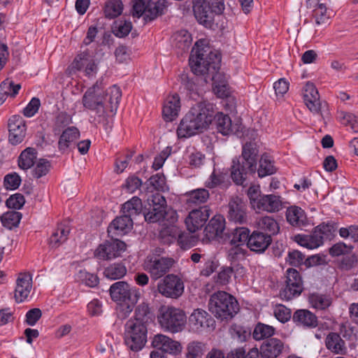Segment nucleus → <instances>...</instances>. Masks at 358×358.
<instances>
[{
    "mask_svg": "<svg viewBox=\"0 0 358 358\" xmlns=\"http://www.w3.org/2000/svg\"><path fill=\"white\" fill-rule=\"evenodd\" d=\"M209 192L205 188H199L190 191L187 194V203L189 206L205 203L209 198Z\"/></svg>",
    "mask_w": 358,
    "mask_h": 358,
    "instance_id": "obj_43",
    "label": "nucleus"
},
{
    "mask_svg": "<svg viewBox=\"0 0 358 358\" xmlns=\"http://www.w3.org/2000/svg\"><path fill=\"white\" fill-rule=\"evenodd\" d=\"M303 99L306 106L313 113L319 114L322 104L318 91L313 83L308 82L303 87Z\"/></svg>",
    "mask_w": 358,
    "mask_h": 358,
    "instance_id": "obj_24",
    "label": "nucleus"
},
{
    "mask_svg": "<svg viewBox=\"0 0 358 358\" xmlns=\"http://www.w3.org/2000/svg\"><path fill=\"white\" fill-rule=\"evenodd\" d=\"M152 346L156 350L174 355L180 354L182 350L180 342L163 334H157L154 336L152 341Z\"/></svg>",
    "mask_w": 358,
    "mask_h": 358,
    "instance_id": "obj_18",
    "label": "nucleus"
},
{
    "mask_svg": "<svg viewBox=\"0 0 358 358\" xmlns=\"http://www.w3.org/2000/svg\"><path fill=\"white\" fill-rule=\"evenodd\" d=\"M157 321L166 331L178 333L185 327L186 315L183 310L169 306H162L158 311Z\"/></svg>",
    "mask_w": 358,
    "mask_h": 358,
    "instance_id": "obj_7",
    "label": "nucleus"
},
{
    "mask_svg": "<svg viewBox=\"0 0 358 358\" xmlns=\"http://www.w3.org/2000/svg\"><path fill=\"white\" fill-rule=\"evenodd\" d=\"M221 64V54L218 51H210L206 56L200 50L191 55L189 65L194 75H208L215 84L214 91L220 98L227 97L229 92L224 83L220 81L222 75L219 71Z\"/></svg>",
    "mask_w": 358,
    "mask_h": 358,
    "instance_id": "obj_3",
    "label": "nucleus"
},
{
    "mask_svg": "<svg viewBox=\"0 0 358 358\" xmlns=\"http://www.w3.org/2000/svg\"><path fill=\"white\" fill-rule=\"evenodd\" d=\"M173 45L180 51V53L188 52L192 42V38L188 31L181 29L172 36Z\"/></svg>",
    "mask_w": 358,
    "mask_h": 358,
    "instance_id": "obj_35",
    "label": "nucleus"
},
{
    "mask_svg": "<svg viewBox=\"0 0 358 358\" xmlns=\"http://www.w3.org/2000/svg\"><path fill=\"white\" fill-rule=\"evenodd\" d=\"M4 187L7 189H16L21 183V178L16 173L7 174L4 177Z\"/></svg>",
    "mask_w": 358,
    "mask_h": 358,
    "instance_id": "obj_57",
    "label": "nucleus"
},
{
    "mask_svg": "<svg viewBox=\"0 0 358 358\" xmlns=\"http://www.w3.org/2000/svg\"><path fill=\"white\" fill-rule=\"evenodd\" d=\"M157 289L165 297L178 299L184 292V284L177 275L169 274L158 283Z\"/></svg>",
    "mask_w": 358,
    "mask_h": 358,
    "instance_id": "obj_13",
    "label": "nucleus"
},
{
    "mask_svg": "<svg viewBox=\"0 0 358 358\" xmlns=\"http://www.w3.org/2000/svg\"><path fill=\"white\" fill-rule=\"evenodd\" d=\"M287 262L294 266H299L305 262V255L298 250H292L289 252Z\"/></svg>",
    "mask_w": 358,
    "mask_h": 358,
    "instance_id": "obj_60",
    "label": "nucleus"
},
{
    "mask_svg": "<svg viewBox=\"0 0 358 358\" xmlns=\"http://www.w3.org/2000/svg\"><path fill=\"white\" fill-rule=\"evenodd\" d=\"M25 199L22 194L20 193L15 194L11 195L6 200V206L9 208H13L15 210L20 209L24 204Z\"/></svg>",
    "mask_w": 358,
    "mask_h": 358,
    "instance_id": "obj_58",
    "label": "nucleus"
},
{
    "mask_svg": "<svg viewBox=\"0 0 358 358\" xmlns=\"http://www.w3.org/2000/svg\"><path fill=\"white\" fill-rule=\"evenodd\" d=\"M272 243V238L262 231L255 230L250 236L248 248L257 254H263Z\"/></svg>",
    "mask_w": 358,
    "mask_h": 358,
    "instance_id": "obj_19",
    "label": "nucleus"
},
{
    "mask_svg": "<svg viewBox=\"0 0 358 358\" xmlns=\"http://www.w3.org/2000/svg\"><path fill=\"white\" fill-rule=\"evenodd\" d=\"M78 278L87 286L90 287H94L99 283V278L97 275L90 273L86 270H80L79 271Z\"/></svg>",
    "mask_w": 358,
    "mask_h": 358,
    "instance_id": "obj_56",
    "label": "nucleus"
},
{
    "mask_svg": "<svg viewBox=\"0 0 358 358\" xmlns=\"http://www.w3.org/2000/svg\"><path fill=\"white\" fill-rule=\"evenodd\" d=\"M122 0H107L104 6V14L107 19L112 20L120 16L123 10Z\"/></svg>",
    "mask_w": 358,
    "mask_h": 358,
    "instance_id": "obj_46",
    "label": "nucleus"
},
{
    "mask_svg": "<svg viewBox=\"0 0 358 358\" xmlns=\"http://www.w3.org/2000/svg\"><path fill=\"white\" fill-rule=\"evenodd\" d=\"M284 348L283 343L278 338L265 340L260 346V353L264 358H276Z\"/></svg>",
    "mask_w": 358,
    "mask_h": 358,
    "instance_id": "obj_29",
    "label": "nucleus"
},
{
    "mask_svg": "<svg viewBox=\"0 0 358 358\" xmlns=\"http://www.w3.org/2000/svg\"><path fill=\"white\" fill-rule=\"evenodd\" d=\"M250 234V229L244 227L227 229V233H224V243L228 242L232 245L239 246L246 244L248 246Z\"/></svg>",
    "mask_w": 358,
    "mask_h": 358,
    "instance_id": "obj_28",
    "label": "nucleus"
},
{
    "mask_svg": "<svg viewBox=\"0 0 358 358\" xmlns=\"http://www.w3.org/2000/svg\"><path fill=\"white\" fill-rule=\"evenodd\" d=\"M103 88V79L101 78L85 92L82 103L85 108L95 113L94 121L107 126L108 117L117 112L122 92L116 85L108 88L105 94Z\"/></svg>",
    "mask_w": 358,
    "mask_h": 358,
    "instance_id": "obj_1",
    "label": "nucleus"
},
{
    "mask_svg": "<svg viewBox=\"0 0 358 358\" xmlns=\"http://www.w3.org/2000/svg\"><path fill=\"white\" fill-rule=\"evenodd\" d=\"M229 184L228 176L226 173L217 172L215 169L209 178L205 182V186L209 189L215 187L226 188Z\"/></svg>",
    "mask_w": 358,
    "mask_h": 358,
    "instance_id": "obj_42",
    "label": "nucleus"
},
{
    "mask_svg": "<svg viewBox=\"0 0 358 358\" xmlns=\"http://www.w3.org/2000/svg\"><path fill=\"white\" fill-rule=\"evenodd\" d=\"M51 167L50 162L45 159H40L32 170V176L36 178H40L48 173Z\"/></svg>",
    "mask_w": 358,
    "mask_h": 358,
    "instance_id": "obj_54",
    "label": "nucleus"
},
{
    "mask_svg": "<svg viewBox=\"0 0 358 358\" xmlns=\"http://www.w3.org/2000/svg\"><path fill=\"white\" fill-rule=\"evenodd\" d=\"M173 262L172 259L155 257L146 263L145 268L153 278L158 279L168 272Z\"/></svg>",
    "mask_w": 358,
    "mask_h": 358,
    "instance_id": "obj_23",
    "label": "nucleus"
},
{
    "mask_svg": "<svg viewBox=\"0 0 358 358\" xmlns=\"http://www.w3.org/2000/svg\"><path fill=\"white\" fill-rule=\"evenodd\" d=\"M257 144L248 142L243 145L242 154L232 160L231 177L238 185H246L250 176L255 173L258 156Z\"/></svg>",
    "mask_w": 358,
    "mask_h": 358,
    "instance_id": "obj_4",
    "label": "nucleus"
},
{
    "mask_svg": "<svg viewBox=\"0 0 358 358\" xmlns=\"http://www.w3.org/2000/svg\"><path fill=\"white\" fill-rule=\"evenodd\" d=\"M309 302L314 308L324 310L331 306V299L324 294L313 293L309 296Z\"/></svg>",
    "mask_w": 358,
    "mask_h": 358,
    "instance_id": "obj_49",
    "label": "nucleus"
},
{
    "mask_svg": "<svg viewBox=\"0 0 358 358\" xmlns=\"http://www.w3.org/2000/svg\"><path fill=\"white\" fill-rule=\"evenodd\" d=\"M336 227L334 223H322L317 226L310 234L311 246L316 248L323 244L325 239H330Z\"/></svg>",
    "mask_w": 358,
    "mask_h": 358,
    "instance_id": "obj_22",
    "label": "nucleus"
},
{
    "mask_svg": "<svg viewBox=\"0 0 358 358\" xmlns=\"http://www.w3.org/2000/svg\"><path fill=\"white\" fill-rule=\"evenodd\" d=\"M166 0H158L153 4L152 7H149L137 1H134L131 10V14L134 17L139 18L143 16L145 20H154L156 17L164 13L167 8Z\"/></svg>",
    "mask_w": 358,
    "mask_h": 358,
    "instance_id": "obj_11",
    "label": "nucleus"
},
{
    "mask_svg": "<svg viewBox=\"0 0 358 358\" xmlns=\"http://www.w3.org/2000/svg\"><path fill=\"white\" fill-rule=\"evenodd\" d=\"M21 219V213L12 210L7 212L2 215L1 222L4 227L8 229H12L19 224Z\"/></svg>",
    "mask_w": 358,
    "mask_h": 358,
    "instance_id": "obj_52",
    "label": "nucleus"
},
{
    "mask_svg": "<svg viewBox=\"0 0 358 358\" xmlns=\"http://www.w3.org/2000/svg\"><path fill=\"white\" fill-rule=\"evenodd\" d=\"M274 315L282 323L287 322L292 318L291 310L283 305H278L274 310Z\"/></svg>",
    "mask_w": 358,
    "mask_h": 358,
    "instance_id": "obj_59",
    "label": "nucleus"
},
{
    "mask_svg": "<svg viewBox=\"0 0 358 358\" xmlns=\"http://www.w3.org/2000/svg\"><path fill=\"white\" fill-rule=\"evenodd\" d=\"M133 227V219L124 214L116 217L108 226V234L110 238L122 236L127 234Z\"/></svg>",
    "mask_w": 358,
    "mask_h": 358,
    "instance_id": "obj_21",
    "label": "nucleus"
},
{
    "mask_svg": "<svg viewBox=\"0 0 358 358\" xmlns=\"http://www.w3.org/2000/svg\"><path fill=\"white\" fill-rule=\"evenodd\" d=\"M277 169L273 165V162L267 154H263L259 159V166L257 169L258 176L264 178L274 174Z\"/></svg>",
    "mask_w": 358,
    "mask_h": 358,
    "instance_id": "obj_47",
    "label": "nucleus"
},
{
    "mask_svg": "<svg viewBox=\"0 0 358 358\" xmlns=\"http://www.w3.org/2000/svg\"><path fill=\"white\" fill-rule=\"evenodd\" d=\"M121 211L122 214L133 219L134 217L140 215L143 211L141 199L138 196H133L122 204Z\"/></svg>",
    "mask_w": 358,
    "mask_h": 358,
    "instance_id": "obj_40",
    "label": "nucleus"
},
{
    "mask_svg": "<svg viewBox=\"0 0 358 358\" xmlns=\"http://www.w3.org/2000/svg\"><path fill=\"white\" fill-rule=\"evenodd\" d=\"M127 273V268L122 263H114L105 268L104 275L110 280L120 279Z\"/></svg>",
    "mask_w": 358,
    "mask_h": 358,
    "instance_id": "obj_48",
    "label": "nucleus"
},
{
    "mask_svg": "<svg viewBox=\"0 0 358 358\" xmlns=\"http://www.w3.org/2000/svg\"><path fill=\"white\" fill-rule=\"evenodd\" d=\"M274 332L275 329L272 326L258 323L255 327L252 335L255 340H266L271 337Z\"/></svg>",
    "mask_w": 358,
    "mask_h": 358,
    "instance_id": "obj_50",
    "label": "nucleus"
},
{
    "mask_svg": "<svg viewBox=\"0 0 358 358\" xmlns=\"http://www.w3.org/2000/svg\"><path fill=\"white\" fill-rule=\"evenodd\" d=\"M180 108V97L177 94L169 96L163 106L162 114L166 121H172L178 115Z\"/></svg>",
    "mask_w": 358,
    "mask_h": 358,
    "instance_id": "obj_36",
    "label": "nucleus"
},
{
    "mask_svg": "<svg viewBox=\"0 0 358 358\" xmlns=\"http://www.w3.org/2000/svg\"><path fill=\"white\" fill-rule=\"evenodd\" d=\"M153 313L150 310V308L148 303H142L139 304L135 310V316L134 320H129V321L139 323L140 324H145L148 326V324L152 322Z\"/></svg>",
    "mask_w": 358,
    "mask_h": 358,
    "instance_id": "obj_39",
    "label": "nucleus"
},
{
    "mask_svg": "<svg viewBox=\"0 0 358 358\" xmlns=\"http://www.w3.org/2000/svg\"><path fill=\"white\" fill-rule=\"evenodd\" d=\"M357 261V257L354 255H343L339 262V268L341 270L349 271L355 266Z\"/></svg>",
    "mask_w": 358,
    "mask_h": 358,
    "instance_id": "obj_63",
    "label": "nucleus"
},
{
    "mask_svg": "<svg viewBox=\"0 0 358 358\" xmlns=\"http://www.w3.org/2000/svg\"><path fill=\"white\" fill-rule=\"evenodd\" d=\"M148 327L128 320L125 324L124 343L131 350H141L147 342Z\"/></svg>",
    "mask_w": 358,
    "mask_h": 358,
    "instance_id": "obj_8",
    "label": "nucleus"
},
{
    "mask_svg": "<svg viewBox=\"0 0 358 358\" xmlns=\"http://www.w3.org/2000/svg\"><path fill=\"white\" fill-rule=\"evenodd\" d=\"M286 219L289 224L296 227H305L308 224V218L304 210L296 206L287 209Z\"/></svg>",
    "mask_w": 358,
    "mask_h": 358,
    "instance_id": "obj_34",
    "label": "nucleus"
},
{
    "mask_svg": "<svg viewBox=\"0 0 358 358\" xmlns=\"http://www.w3.org/2000/svg\"><path fill=\"white\" fill-rule=\"evenodd\" d=\"M42 316L41 309L38 308H32L26 313L24 322L29 326H34Z\"/></svg>",
    "mask_w": 358,
    "mask_h": 358,
    "instance_id": "obj_64",
    "label": "nucleus"
},
{
    "mask_svg": "<svg viewBox=\"0 0 358 358\" xmlns=\"http://www.w3.org/2000/svg\"><path fill=\"white\" fill-rule=\"evenodd\" d=\"M233 273L234 269L232 267H223L222 270L217 273L216 282L222 285L228 284Z\"/></svg>",
    "mask_w": 358,
    "mask_h": 358,
    "instance_id": "obj_61",
    "label": "nucleus"
},
{
    "mask_svg": "<svg viewBox=\"0 0 358 358\" xmlns=\"http://www.w3.org/2000/svg\"><path fill=\"white\" fill-rule=\"evenodd\" d=\"M257 230L263 231L264 234L269 235L270 238L278 234L280 231L278 223L271 216L261 217L257 222Z\"/></svg>",
    "mask_w": 358,
    "mask_h": 358,
    "instance_id": "obj_38",
    "label": "nucleus"
},
{
    "mask_svg": "<svg viewBox=\"0 0 358 358\" xmlns=\"http://www.w3.org/2000/svg\"><path fill=\"white\" fill-rule=\"evenodd\" d=\"M285 287L280 291L282 300L289 301L299 296L303 290V283L300 273L295 268H289L285 273Z\"/></svg>",
    "mask_w": 358,
    "mask_h": 358,
    "instance_id": "obj_9",
    "label": "nucleus"
},
{
    "mask_svg": "<svg viewBox=\"0 0 358 358\" xmlns=\"http://www.w3.org/2000/svg\"><path fill=\"white\" fill-rule=\"evenodd\" d=\"M37 157V152L35 148H27L23 150L18 159V165L20 169L27 170L30 169Z\"/></svg>",
    "mask_w": 358,
    "mask_h": 358,
    "instance_id": "obj_45",
    "label": "nucleus"
},
{
    "mask_svg": "<svg viewBox=\"0 0 358 358\" xmlns=\"http://www.w3.org/2000/svg\"><path fill=\"white\" fill-rule=\"evenodd\" d=\"M189 324L196 331L215 328V322L210 315L202 309L194 310L189 317Z\"/></svg>",
    "mask_w": 358,
    "mask_h": 358,
    "instance_id": "obj_20",
    "label": "nucleus"
},
{
    "mask_svg": "<svg viewBox=\"0 0 358 358\" xmlns=\"http://www.w3.org/2000/svg\"><path fill=\"white\" fill-rule=\"evenodd\" d=\"M227 217L235 223L243 224L247 221V205L240 197H232L228 204Z\"/></svg>",
    "mask_w": 358,
    "mask_h": 358,
    "instance_id": "obj_17",
    "label": "nucleus"
},
{
    "mask_svg": "<svg viewBox=\"0 0 358 358\" xmlns=\"http://www.w3.org/2000/svg\"><path fill=\"white\" fill-rule=\"evenodd\" d=\"M87 52H83L78 55L73 61L74 67L80 69L85 66V73L87 76L92 75L96 71V65L93 61H89Z\"/></svg>",
    "mask_w": 358,
    "mask_h": 358,
    "instance_id": "obj_44",
    "label": "nucleus"
},
{
    "mask_svg": "<svg viewBox=\"0 0 358 358\" xmlns=\"http://www.w3.org/2000/svg\"><path fill=\"white\" fill-rule=\"evenodd\" d=\"M325 346L327 350L336 355H345L347 354V347L345 341L336 332H330L326 337Z\"/></svg>",
    "mask_w": 358,
    "mask_h": 358,
    "instance_id": "obj_33",
    "label": "nucleus"
},
{
    "mask_svg": "<svg viewBox=\"0 0 358 358\" xmlns=\"http://www.w3.org/2000/svg\"><path fill=\"white\" fill-rule=\"evenodd\" d=\"M208 309L217 319L227 322L238 312L239 306L232 295L224 291H218L210 296Z\"/></svg>",
    "mask_w": 358,
    "mask_h": 358,
    "instance_id": "obj_6",
    "label": "nucleus"
},
{
    "mask_svg": "<svg viewBox=\"0 0 358 358\" xmlns=\"http://www.w3.org/2000/svg\"><path fill=\"white\" fill-rule=\"evenodd\" d=\"M207 350V343L199 341H192L186 345L184 356L185 358H203Z\"/></svg>",
    "mask_w": 358,
    "mask_h": 358,
    "instance_id": "obj_37",
    "label": "nucleus"
},
{
    "mask_svg": "<svg viewBox=\"0 0 358 358\" xmlns=\"http://www.w3.org/2000/svg\"><path fill=\"white\" fill-rule=\"evenodd\" d=\"M256 208L269 213L278 212L282 208L280 197L274 194H266L257 200Z\"/></svg>",
    "mask_w": 358,
    "mask_h": 358,
    "instance_id": "obj_32",
    "label": "nucleus"
},
{
    "mask_svg": "<svg viewBox=\"0 0 358 358\" xmlns=\"http://www.w3.org/2000/svg\"><path fill=\"white\" fill-rule=\"evenodd\" d=\"M41 101L38 98L33 97L23 110V114L27 117L34 116L38 110Z\"/></svg>",
    "mask_w": 358,
    "mask_h": 358,
    "instance_id": "obj_62",
    "label": "nucleus"
},
{
    "mask_svg": "<svg viewBox=\"0 0 358 358\" xmlns=\"http://www.w3.org/2000/svg\"><path fill=\"white\" fill-rule=\"evenodd\" d=\"M334 14V10L328 9L324 3L318 4L313 10V16L315 18V22H324L329 20Z\"/></svg>",
    "mask_w": 358,
    "mask_h": 358,
    "instance_id": "obj_51",
    "label": "nucleus"
},
{
    "mask_svg": "<svg viewBox=\"0 0 358 358\" xmlns=\"http://www.w3.org/2000/svg\"><path fill=\"white\" fill-rule=\"evenodd\" d=\"M69 233L70 228L68 225L64 224H59L50 238V245L52 248L59 247L68 239Z\"/></svg>",
    "mask_w": 358,
    "mask_h": 358,
    "instance_id": "obj_41",
    "label": "nucleus"
},
{
    "mask_svg": "<svg viewBox=\"0 0 358 358\" xmlns=\"http://www.w3.org/2000/svg\"><path fill=\"white\" fill-rule=\"evenodd\" d=\"M8 140L13 145L20 143L24 138L27 127L25 122L20 115H13L8 120Z\"/></svg>",
    "mask_w": 358,
    "mask_h": 358,
    "instance_id": "obj_16",
    "label": "nucleus"
},
{
    "mask_svg": "<svg viewBox=\"0 0 358 358\" xmlns=\"http://www.w3.org/2000/svg\"><path fill=\"white\" fill-rule=\"evenodd\" d=\"M292 321L296 326L304 329H313L318 326L317 317L307 309L296 310L292 315Z\"/></svg>",
    "mask_w": 358,
    "mask_h": 358,
    "instance_id": "obj_27",
    "label": "nucleus"
},
{
    "mask_svg": "<svg viewBox=\"0 0 358 358\" xmlns=\"http://www.w3.org/2000/svg\"><path fill=\"white\" fill-rule=\"evenodd\" d=\"M148 203L150 207L148 211L143 212L145 220L152 223L163 220L167 207L165 197L160 193H156L148 199Z\"/></svg>",
    "mask_w": 358,
    "mask_h": 358,
    "instance_id": "obj_10",
    "label": "nucleus"
},
{
    "mask_svg": "<svg viewBox=\"0 0 358 358\" xmlns=\"http://www.w3.org/2000/svg\"><path fill=\"white\" fill-rule=\"evenodd\" d=\"M227 231L225 220L220 215L214 216L204 229V234L208 240H216L223 243L224 233H227Z\"/></svg>",
    "mask_w": 358,
    "mask_h": 358,
    "instance_id": "obj_15",
    "label": "nucleus"
},
{
    "mask_svg": "<svg viewBox=\"0 0 358 358\" xmlns=\"http://www.w3.org/2000/svg\"><path fill=\"white\" fill-rule=\"evenodd\" d=\"M109 291L111 299L120 303L119 317H128L140 298L139 290L127 282L118 281L110 286Z\"/></svg>",
    "mask_w": 358,
    "mask_h": 358,
    "instance_id": "obj_5",
    "label": "nucleus"
},
{
    "mask_svg": "<svg viewBox=\"0 0 358 358\" xmlns=\"http://www.w3.org/2000/svg\"><path fill=\"white\" fill-rule=\"evenodd\" d=\"M177 243L182 249H189L195 245L196 238L189 234L180 233L178 234Z\"/></svg>",
    "mask_w": 358,
    "mask_h": 358,
    "instance_id": "obj_55",
    "label": "nucleus"
},
{
    "mask_svg": "<svg viewBox=\"0 0 358 358\" xmlns=\"http://www.w3.org/2000/svg\"><path fill=\"white\" fill-rule=\"evenodd\" d=\"M125 250L124 242L114 237L100 244L94 252V256L101 260H110L120 257Z\"/></svg>",
    "mask_w": 358,
    "mask_h": 358,
    "instance_id": "obj_12",
    "label": "nucleus"
},
{
    "mask_svg": "<svg viewBox=\"0 0 358 358\" xmlns=\"http://www.w3.org/2000/svg\"><path fill=\"white\" fill-rule=\"evenodd\" d=\"M80 138V131L76 127H69L65 129L58 141V150L62 153L66 152L72 143Z\"/></svg>",
    "mask_w": 358,
    "mask_h": 358,
    "instance_id": "obj_30",
    "label": "nucleus"
},
{
    "mask_svg": "<svg viewBox=\"0 0 358 358\" xmlns=\"http://www.w3.org/2000/svg\"><path fill=\"white\" fill-rule=\"evenodd\" d=\"M209 211L207 206L192 210L185 219L187 230L191 233H194L203 227L210 216Z\"/></svg>",
    "mask_w": 358,
    "mask_h": 358,
    "instance_id": "obj_14",
    "label": "nucleus"
},
{
    "mask_svg": "<svg viewBox=\"0 0 358 358\" xmlns=\"http://www.w3.org/2000/svg\"><path fill=\"white\" fill-rule=\"evenodd\" d=\"M72 123V117L66 112H60L56 116L53 131L59 133L62 129Z\"/></svg>",
    "mask_w": 358,
    "mask_h": 358,
    "instance_id": "obj_53",
    "label": "nucleus"
},
{
    "mask_svg": "<svg viewBox=\"0 0 358 358\" xmlns=\"http://www.w3.org/2000/svg\"><path fill=\"white\" fill-rule=\"evenodd\" d=\"M32 288V278L29 273H20L16 280L15 299L17 303L23 302Z\"/></svg>",
    "mask_w": 358,
    "mask_h": 358,
    "instance_id": "obj_26",
    "label": "nucleus"
},
{
    "mask_svg": "<svg viewBox=\"0 0 358 358\" xmlns=\"http://www.w3.org/2000/svg\"><path fill=\"white\" fill-rule=\"evenodd\" d=\"M214 113L213 103L206 101L196 103L181 120L177 129L178 136L189 138L203 132L212 123Z\"/></svg>",
    "mask_w": 358,
    "mask_h": 358,
    "instance_id": "obj_2",
    "label": "nucleus"
},
{
    "mask_svg": "<svg viewBox=\"0 0 358 358\" xmlns=\"http://www.w3.org/2000/svg\"><path fill=\"white\" fill-rule=\"evenodd\" d=\"M213 120L217 131L224 136L233 133L236 134L238 131V129L236 128L237 125H232L231 120L227 114L222 112L215 113Z\"/></svg>",
    "mask_w": 358,
    "mask_h": 358,
    "instance_id": "obj_31",
    "label": "nucleus"
},
{
    "mask_svg": "<svg viewBox=\"0 0 358 358\" xmlns=\"http://www.w3.org/2000/svg\"><path fill=\"white\" fill-rule=\"evenodd\" d=\"M193 11L198 22H212L215 14L213 6L206 0H193Z\"/></svg>",
    "mask_w": 358,
    "mask_h": 358,
    "instance_id": "obj_25",
    "label": "nucleus"
}]
</instances>
